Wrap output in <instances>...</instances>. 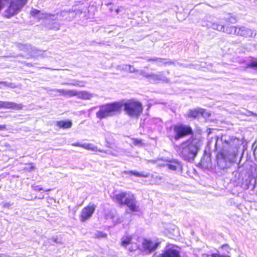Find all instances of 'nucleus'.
<instances>
[{"mask_svg":"<svg viewBox=\"0 0 257 257\" xmlns=\"http://www.w3.org/2000/svg\"><path fill=\"white\" fill-rule=\"evenodd\" d=\"M72 146L78 147H82V144H80L79 143H75L72 144Z\"/></svg>","mask_w":257,"mask_h":257,"instance_id":"obj_27","label":"nucleus"},{"mask_svg":"<svg viewBox=\"0 0 257 257\" xmlns=\"http://www.w3.org/2000/svg\"><path fill=\"white\" fill-rule=\"evenodd\" d=\"M237 17L234 13H228L224 18V24L217 25L216 29L228 34L235 33L236 27L231 24H235L237 22Z\"/></svg>","mask_w":257,"mask_h":257,"instance_id":"obj_7","label":"nucleus"},{"mask_svg":"<svg viewBox=\"0 0 257 257\" xmlns=\"http://www.w3.org/2000/svg\"><path fill=\"white\" fill-rule=\"evenodd\" d=\"M34 189L36 191H40L42 190V188L39 186H37L35 187Z\"/></svg>","mask_w":257,"mask_h":257,"instance_id":"obj_30","label":"nucleus"},{"mask_svg":"<svg viewBox=\"0 0 257 257\" xmlns=\"http://www.w3.org/2000/svg\"><path fill=\"white\" fill-rule=\"evenodd\" d=\"M120 111L121 105L119 102H114L101 106L96 113V115L97 118L101 119Z\"/></svg>","mask_w":257,"mask_h":257,"instance_id":"obj_4","label":"nucleus"},{"mask_svg":"<svg viewBox=\"0 0 257 257\" xmlns=\"http://www.w3.org/2000/svg\"><path fill=\"white\" fill-rule=\"evenodd\" d=\"M40 13V11L37 9H33L30 12V14L32 17H35L38 15Z\"/></svg>","mask_w":257,"mask_h":257,"instance_id":"obj_23","label":"nucleus"},{"mask_svg":"<svg viewBox=\"0 0 257 257\" xmlns=\"http://www.w3.org/2000/svg\"><path fill=\"white\" fill-rule=\"evenodd\" d=\"M228 246V245L227 244H224L222 245L221 247V248H223L225 246Z\"/></svg>","mask_w":257,"mask_h":257,"instance_id":"obj_34","label":"nucleus"},{"mask_svg":"<svg viewBox=\"0 0 257 257\" xmlns=\"http://www.w3.org/2000/svg\"><path fill=\"white\" fill-rule=\"evenodd\" d=\"M3 6V4L2 3V1L0 0V10L2 9Z\"/></svg>","mask_w":257,"mask_h":257,"instance_id":"obj_33","label":"nucleus"},{"mask_svg":"<svg viewBox=\"0 0 257 257\" xmlns=\"http://www.w3.org/2000/svg\"><path fill=\"white\" fill-rule=\"evenodd\" d=\"M132 240V236L131 235H124L121 238L120 242L121 245L123 247L127 246L128 244L131 243Z\"/></svg>","mask_w":257,"mask_h":257,"instance_id":"obj_17","label":"nucleus"},{"mask_svg":"<svg viewBox=\"0 0 257 257\" xmlns=\"http://www.w3.org/2000/svg\"><path fill=\"white\" fill-rule=\"evenodd\" d=\"M30 169L32 170H34L35 169V167L34 166V164L33 163H30Z\"/></svg>","mask_w":257,"mask_h":257,"instance_id":"obj_31","label":"nucleus"},{"mask_svg":"<svg viewBox=\"0 0 257 257\" xmlns=\"http://www.w3.org/2000/svg\"><path fill=\"white\" fill-rule=\"evenodd\" d=\"M78 92L79 93L78 95L84 99H90L92 97V94L85 91Z\"/></svg>","mask_w":257,"mask_h":257,"instance_id":"obj_18","label":"nucleus"},{"mask_svg":"<svg viewBox=\"0 0 257 257\" xmlns=\"http://www.w3.org/2000/svg\"><path fill=\"white\" fill-rule=\"evenodd\" d=\"M255 158L257 159V153L255 154Z\"/></svg>","mask_w":257,"mask_h":257,"instance_id":"obj_37","label":"nucleus"},{"mask_svg":"<svg viewBox=\"0 0 257 257\" xmlns=\"http://www.w3.org/2000/svg\"><path fill=\"white\" fill-rule=\"evenodd\" d=\"M194 140L192 139L183 141L180 146L177 147V152L184 160L188 162L193 161L200 150L199 144L194 143Z\"/></svg>","mask_w":257,"mask_h":257,"instance_id":"obj_1","label":"nucleus"},{"mask_svg":"<svg viewBox=\"0 0 257 257\" xmlns=\"http://www.w3.org/2000/svg\"><path fill=\"white\" fill-rule=\"evenodd\" d=\"M156 257H182L179 250L174 247H167L162 252Z\"/></svg>","mask_w":257,"mask_h":257,"instance_id":"obj_11","label":"nucleus"},{"mask_svg":"<svg viewBox=\"0 0 257 257\" xmlns=\"http://www.w3.org/2000/svg\"><path fill=\"white\" fill-rule=\"evenodd\" d=\"M0 84H3L6 86L10 87H13L12 86V83H8L6 81H0Z\"/></svg>","mask_w":257,"mask_h":257,"instance_id":"obj_26","label":"nucleus"},{"mask_svg":"<svg viewBox=\"0 0 257 257\" xmlns=\"http://www.w3.org/2000/svg\"><path fill=\"white\" fill-rule=\"evenodd\" d=\"M56 91L59 93V94L68 97H73L75 96H78L79 93L75 90H66L65 89H57Z\"/></svg>","mask_w":257,"mask_h":257,"instance_id":"obj_14","label":"nucleus"},{"mask_svg":"<svg viewBox=\"0 0 257 257\" xmlns=\"http://www.w3.org/2000/svg\"><path fill=\"white\" fill-rule=\"evenodd\" d=\"M0 257H3V256H2V254H0Z\"/></svg>","mask_w":257,"mask_h":257,"instance_id":"obj_38","label":"nucleus"},{"mask_svg":"<svg viewBox=\"0 0 257 257\" xmlns=\"http://www.w3.org/2000/svg\"><path fill=\"white\" fill-rule=\"evenodd\" d=\"M2 108L11 109L14 110H21L23 108L22 104H17L14 102L2 101Z\"/></svg>","mask_w":257,"mask_h":257,"instance_id":"obj_13","label":"nucleus"},{"mask_svg":"<svg viewBox=\"0 0 257 257\" xmlns=\"http://www.w3.org/2000/svg\"><path fill=\"white\" fill-rule=\"evenodd\" d=\"M246 67L257 69V58L253 59L249 63H248L247 64Z\"/></svg>","mask_w":257,"mask_h":257,"instance_id":"obj_20","label":"nucleus"},{"mask_svg":"<svg viewBox=\"0 0 257 257\" xmlns=\"http://www.w3.org/2000/svg\"><path fill=\"white\" fill-rule=\"evenodd\" d=\"M211 257H230L229 255H224L220 254L214 253L211 254Z\"/></svg>","mask_w":257,"mask_h":257,"instance_id":"obj_25","label":"nucleus"},{"mask_svg":"<svg viewBox=\"0 0 257 257\" xmlns=\"http://www.w3.org/2000/svg\"><path fill=\"white\" fill-rule=\"evenodd\" d=\"M205 112V109L201 108L190 109L186 115V117L193 119L198 118L200 116H203Z\"/></svg>","mask_w":257,"mask_h":257,"instance_id":"obj_12","label":"nucleus"},{"mask_svg":"<svg viewBox=\"0 0 257 257\" xmlns=\"http://www.w3.org/2000/svg\"><path fill=\"white\" fill-rule=\"evenodd\" d=\"M2 101H0V109L2 108Z\"/></svg>","mask_w":257,"mask_h":257,"instance_id":"obj_35","label":"nucleus"},{"mask_svg":"<svg viewBox=\"0 0 257 257\" xmlns=\"http://www.w3.org/2000/svg\"><path fill=\"white\" fill-rule=\"evenodd\" d=\"M159 59V58H150V59H148V61H150H150L155 62V61H157Z\"/></svg>","mask_w":257,"mask_h":257,"instance_id":"obj_28","label":"nucleus"},{"mask_svg":"<svg viewBox=\"0 0 257 257\" xmlns=\"http://www.w3.org/2000/svg\"><path fill=\"white\" fill-rule=\"evenodd\" d=\"M128 174L129 175H133L137 177H144L146 178L148 176V175L147 174H145L144 173H139L137 171H131L128 172Z\"/></svg>","mask_w":257,"mask_h":257,"instance_id":"obj_19","label":"nucleus"},{"mask_svg":"<svg viewBox=\"0 0 257 257\" xmlns=\"http://www.w3.org/2000/svg\"><path fill=\"white\" fill-rule=\"evenodd\" d=\"M7 126L6 124L0 125V130H4L6 129Z\"/></svg>","mask_w":257,"mask_h":257,"instance_id":"obj_29","label":"nucleus"},{"mask_svg":"<svg viewBox=\"0 0 257 257\" xmlns=\"http://www.w3.org/2000/svg\"><path fill=\"white\" fill-rule=\"evenodd\" d=\"M107 237V234L103 232L99 231L95 234V238H106Z\"/></svg>","mask_w":257,"mask_h":257,"instance_id":"obj_22","label":"nucleus"},{"mask_svg":"<svg viewBox=\"0 0 257 257\" xmlns=\"http://www.w3.org/2000/svg\"><path fill=\"white\" fill-rule=\"evenodd\" d=\"M235 31V33L233 35L236 34L245 38H254L256 35V33L253 30L244 26L236 27Z\"/></svg>","mask_w":257,"mask_h":257,"instance_id":"obj_10","label":"nucleus"},{"mask_svg":"<svg viewBox=\"0 0 257 257\" xmlns=\"http://www.w3.org/2000/svg\"><path fill=\"white\" fill-rule=\"evenodd\" d=\"M121 109L123 107L126 114L131 117L138 118L143 112V107L142 103L135 99H130L124 102H119Z\"/></svg>","mask_w":257,"mask_h":257,"instance_id":"obj_3","label":"nucleus"},{"mask_svg":"<svg viewBox=\"0 0 257 257\" xmlns=\"http://www.w3.org/2000/svg\"><path fill=\"white\" fill-rule=\"evenodd\" d=\"M88 150H93V148L91 147V145L89 144H82V147Z\"/></svg>","mask_w":257,"mask_h":257,"instance_id":"obj_24","label":"nucleus"},{"mask_svg":"<svg viewBox=\"0 0 257 257\" xmlns=\"http://www.w3.org/2000/svg\"><path fill=\"white\" fill-rule=\"evenodd\" d=\"M28 0H5L7 8L5 11V17L10 18L17 15L26 5Z\"/></svg>","mask_w":257,"mask_h":257,"instance_id":"obj_5","label":"nucleus"},{"mask_svg":"<svg viewBox=\"0 0 257 257\" xmlns=\"http://www.w3.org/2000/svg\"><path fill=\"white\" fill-rule=\"evenodd\" d=\"M51 190H52L51 189H49L46 190V191H50Z\"/></svg>","mask_w":257,"mask_h":257,"instance_id":"obj_36","label":"nucleus"},{"mask_svg":"<svg viewBox=\"0 0 257 257\" xmlns=\"http://www.w3.org/2000/svg\"><path fill=\"white\" fill-rule=\"evenodd\" d=\"M175 134L171 137V140L178 141L186 137L191 136L193 134V130L189 125H186L183 123L175 124L170 127Z\"/></svg>","mask_w":257,"mask_h":257,"instance_id":"obj_6","label":"nucleus"},{"mask_svg":"<svg viewBox=\"0 0 257 257\" xmlns=\"http://www.w3.org/2000/svg\"><path fill=\"white\" fill-rule=\"evenodd\" d=\"M180 166L179 162L177 160H170L166 164V166L171 170L176 171Z\"/></svg>","mask_w":257,"mask_h":257,"instance_id":"obj_16","label":"nucleus"},{"mask_svg":"<svg viewBox=\"0 0 257 257\" xmlns=\"http://www.w3.org/2000/svg\"><path fill=\"white\" fill-rule=\"evenodd\" d=\"M56 125L59 128L68 129L70 128L72 126V122L71 120H59L56 122Z\"/></svg>","mask_w":257,"mask_h":257,"instance_id":"obj_15","label":"nucleus"},{"mask_svg":"<svg viewBox=\"0 0 257 257\" xmlns=\"http://www.w3.org/2000/svg\"><path fill=\"white\" fill-rule=\"evenodd\" d=\"M10 205L11 204L9 203H6L3 205L5 207H9Z\"/></svg>","mask_w":257,"mask_h":257,"instance_id":"obj_32","label":"nucleus"},{"mask_svg":"<svg viewBox=\"0 0 257 257\" xmlns=\"http://www.w3.org/2000/svg\"><path fill=\"white\" fill-rule=\"evenodd\" d=\"M112 200L120 206L125 205L132 212L139 211L136 198L133 194H127L125 192H121L111 197Z\"/></svg>","mask_w":257,"mask_h":257,"instance_id":"obj_2","label":"nucleus"},{"mask_svg":"<svg viewBox=\"0 0 257 257\" xmlns=\"http://www.w3.org/2000/svg\"><path fill=\"white\" fill-rule=\"evenodd\" d=\"M95 208L94 204L89 205L84 207L79 215L80 220L84 222L88 220L94 213Z\"/></svg>","mask_w":257,"mask_h":257,"instance_id":"obj_9","label":"nucleus"},{"mask_svg":"<svg viewBox=\"0 0 257 257\" xmlns=\"http://www.w3.org/2000/svg\"><path fill=\"white\" fill-rule=\"evenodd\" d=\"M160 244V241L153 242L152 240L145 238L142 242V252L149 254L155 251Z\"/></svg>","mask_w":257,"mask_h":257,"instance_id":"obj_8","label":"nucleus"},{"mask_svg":"<svg viewBox=\"0 0 257 257\" xmlns=\"http://www.w3.org/2000/svg\"><path fill=\"white\" fill-rule=\"evenodd\" d=\"M133 144L135 146L141 147L143 145V143L142 140L133 138L132 139Z\"/></svg>","mask_w":257,"mask_h":257,"instance_id":"obj_21","label":"nucleus"}]
</instances>
